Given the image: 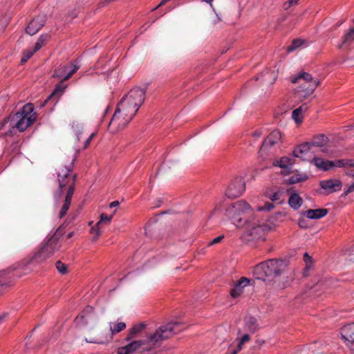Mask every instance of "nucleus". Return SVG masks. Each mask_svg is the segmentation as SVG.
I'll use <instances>...</instances> for the list:
<instances>
[{
  "label": "nucleus",
  "instance_id": "1",
  "mask_svg": "<svg viewBox=\"0 0 354 354\" xmlns=\"http://www.w3.org/2000/svg\"><path fill=\"white\" fill-rule=\"evenodd\" d=\"M183 328L180 322H170L157 328L153 333L139 339L127 341L129 343L118 348V354H133L142 349L144 351H150L159 346L160 344L180 333Z\"/></svg>",
  "mask_w": 354,
  "mask_h": 354
},
{
  "label": "nucleus",
  "instance_id": "2",
  "mask_svg": "<svg viewBox=\"0 0 354 354\" xmlns=\"http://www.w3.org/2000/svg\"><path fill=\"white\" fill-rule=\"evenodd\" d=\"M226 216L238 227H245L254 217V209L244 200L232 203L225 211Z\"/></svg>",
  "mask_w": 354,
  "mask_h": 354
},
{
  "label": "nucleus",
  "instance_id": "3",
  "mask_svg": "<svg viewBox=\"0 0 354 354\" xmlns=\"http://www.w3.org/2000/svg\"><path fill=\"white\" fill-rule=\"evenodd\" d=\"M36 118L37 115L34 112L33 105L26 104L20 111L16 113L14 115L6 118L1 127H4L6 123H9V127L11 129L15 128L19 131H24L36 120Z\"/></svg>",
  "mask_w": 354,
  "mask_h": 354
},
{
  "label": "nucleus",
  "instance_id": "4",
  "mask_svg": "<svg viewBox=\"0 0 354 354\" xmlns=\"http://www.w3.org/2000/svg\"><path fill=\"white\" fill-rule=\"evenodd\" d=\"M287 268L282 260L269 259L255 266L254 275L257 279L265 281L266 277L280 275Z\"/></svg>",
  "mask_w": 354,
  "mask_h": 354
},
{
  "label": "nucleus",
  "instance_id": "5",
  "mask_svg": "<svg viewBox=\"0 0 354 354\" xmlns=\"http://www.w3.org/2000/svg\"><path fill=\"white\" fill-rule=\"evenodd\" d=\"M75 157L73 156L69 164L64 166L62 165L57 170L59 189L60 192L66 191V194H73L76 180V175L73 174L72 169Z\"/></svg>",
  "mask_w": 354,
  "mask_h": 354
},
{
  "label": "nucleus",
  "instance_id": "6",
  "mask_svg": "<svg viewBox=\"0 0 354 354\" xmlns=\"http://www.w3.org/2000/svg\"><path fill=\"white\" fill-rule=\"evenodd\" d=\"M291 82L299 85L297 92L300 97L306 98L312 94L319 84V81L307 73H300L297 77H292Z\"/></svg>",
  "mask_w": 354,
  "mask_h": 354
},
{
  "label": "nucleus",
  "instance_id": "7",
  "mask_svg": "<svg viewBox=\"0 0 354 354\" xmlns=\"http://www.w3.org/2000/svg\"><path fill=\"white\" fill-rule=\"evenodd\" d=\"M62 234L57 230L47 242L38 250L34 256L35 260L43 261L50 257L61 248Z\"/></svg>",
  "mask_w": 354,
  "mask_h": 354
},
{
  "label": "nucleus",
  "instance_id": "8",
  "mask_svg": "<svg viewBox=\"0 0 354 354\" xmlns=\"http://www.w3.org/2000/svg\"><path fill=\"white\" fill-rule=\"evenodd\" d=\"M245 226L247 227V230L243 233L242 239L245 242L263 239L270 229L267 225L256 223L254 218L250 220L249 223L245 224Z\"/></svg>",
  "mask_w": 354,
  "mask_h": 354
},
{
  "label": "nucleus",
  "instance_id": "9",
  "mask_svg": "<svg viewBox=\"0 0 354 354\" xmlns=\"http://www.w3.org/2000/svg\"><path fill=\"white\" fill-rule=\"evenodd\" d=\"M133 116L120 110L117 106L111 121L109 123L108 129L112 133H115L124 129L133 119Z\"/></svg>",
  "mask_w": 354,
  "mask_h": 354
},
{
  "label": "nucleus",
  "instance_id": "10",
  "mask_svg": "<svg viewBox=\"0 0 354 354\" xmlns=\"http://www.w3.org/2000/svg\"><path fill=\"white\" fill-rule=\"evenodd\" d=\"M126 328L124 322H118L110 324V333H104L100 332L97 336L94 337L86 338L85 341L91 344H104L111 342L113 339V335L122 331Z\"/></svg>",
  "mask_w": 354,
  "mask_h": 354
},
{
  "label": "nucleus",
  "instance_id": "11",
  "mask_svg": "<svg viewBox=\"0 0 354 354\" xmlns=\"http://www.w3.org/2000/svg\"><path fill=\"white\" fill-rule=\"evenodd\" d=\"M245 190L244 179L238 176L234 178L225 191V195L230 198H235L241 196Z\"/></svg>",
  "mask_w": 354,
  "mask_h": 354
},
{
  "label": "nucleus",
  "instance_id": "12",
  "mask_svg": "<svg viewBox=\"0 0 354 354\" xmlns=\"http://www.w3.org/2000/svg\"><path fill=\"white\" fill-rule=\"evenodd\" d=\"M316 151L317 150H314L310 142H305L297 147L293 151V154L296 158L310 161L313 159Z\"/></svg>",
  "mask_w": 354,
  "mask_h": 354
},
{
  "label": "nucleus",
  "instance_id": "13",
  "mask_svg": "<svg viewBox=\"0 0 354 354\" xmlns=\"http://www.w3.org/2000/svg\"><path fill=\"white\" fill-rule=\"evenodd\" d=\"M78 69L79 66L73 64L60 66L57 70L55 71L53 76L62 78V82L66 81Z\"/></svg>",
  "mask_w": 354,
  "mask_h": 354
},
{
  "label": "nucleus",
  "instance_id": "14",
  "mask_svg": "<svg viewBox=\"0 0 354 354\" xmlns=\"http://www.w3.org/2000/svg\"><path fill=\"white\" fill-rule=\"evenodd\" d=\"M131 103L136 106H141L145 99V91L140 88H134L131 89L125 96Z\"/></svg>",
  "mask_w": 354,
  "mask_h": 354
},
{
  "label": "nucleus",
  "instance_id": "15",
  "mask_svg": "<svg viewBox=\"0 0 354 354\" xmlns=\"http://www.w3.org/2000/svg\"><path fill=\"white\" fill-rule=\"evenodd\" d=\"M341 335L346 345L354 352V323L344 326L342 328Z\"/></svg>",
  "mask_w": 354,
  "mask_h": 354
},
{
  "label": "nucleus",
  "instance_id": "16",
  "mask_svg": "<svg viewBox=\"0 0 354 354\" xmlns=\"http://www.w3.org/2000/svg\"><path fill=\"white\" fill-rule=\"evenodd\" d=\"M281 138V133L278 130H274L264 140L261 145V149H268L275 145H279L282 142Z\"/></svg>",
  "mask_w": 354,
  "mask_h": 354
},
{
  "label": "nucleus",
  "instance_id": "17",
  "mask_svg": "<svg viewBox=\"0 0 354 354\" xmlns=\"http://www.w3.org/2000/svg\"><path fill=\"white\" fill-rule=\"evenodd\" d=\"M95 320V316L93 313V308L87 306L80 315L75 318V322L77 325L84 326Z\"/></svg>",
  "mask_w": 354,
  "mask_h": 354
},
{
  "label": "nucleus",
  "instance_id": "18",
  "mask_svg": "<svg viewBox=\"0 0 354 354\" xmlns=\"http://www.w3.org/2000/svg\"><path fill=\"white\" fill-rule=\"evenodd\" d=\"M315 165L319 169L328 171L333 167H342L344 165V160H337L335 162L324 160L322 158H317L315 156L313 158Z\"/></svg>",
  "mask_w": 354,
  "mask_h": 354
},
{
  "label": "nucleus",
  "instance_id": "19",
  "mask_svg": "<svg viewBox=\"0 0 354 354\" xmlns=\"http://www.w3.org/2000/svg\"><path fill=\"white\" fill-rule=\"evenodd\" d=\"M321 187L324 189L327 194L338 192L341 189L342 183L339 179L332 178L322 180L319 183Z\"/></svg>",
  "mask_w": 354,
  "mask_h": 354
},
{
  "label": "nucleus",
  "instance_id": "20",
  "mask_svg": "<svg viewBox=\"0 0 354 354\" xmlns=\"http://www.w3.org/2000/svg\"><path fill=\"white\" fill-rule=\"evenodd\" d=\"M147 328V324L145 322L137 323L132 326L129 330L128 334L125 338V341L138 339L140 337Z\"/></svg>",
  "mask_w": 354,
  "mask_h": 354
},
{
  "label": "nucleus",
  "instance_id": "21",
  "mask_svg": "<svg viewBox=\"0 0 354 354\" xmlns=\"http://www.w3.org/2000/svg\"><path fill=\"white\" fill-rule=\"evenodd\" d=\"M250 285V279L241 277L231 289L230 294L233 299L238 298L243 292L244 288Z\"/></svg>",
  "mask_w": 354,
  "mask_h": 354
},
{
  "label": "nucleus",
  "instance_id": "22",
  "mask_svg": "<svg viewBox=\"0 0 354 354\" xmlns=\"http://www.w3.org/2000/svg\"><path fill=\"white\" fill-rule=\"evenodd\" d=\"M45 17L43 16H38L33 19L28 24L26 29L27 34L30 35H35L45 24Z\"/></svg>",
  "mask_w": 354,
  "mask_h": 354
},
{
  "label": "nucleus",
  "instance_id": "23",
  "mask_svg": "<svg viewBox=\"0 0 354 354\" xmlns=\"http://www.w3.org/2000/svg\"><path fill=\"white\" fill-rule=\"evenodd\" d=\"M120 108V110L124 111L127 113L135 116L138 111L139 110V106H136L133 103H131L127 98L123 97V98L118 103V106Z\"/></svg>",
  "mask_w": 354,
  "mask_h": 354
},
{
  "label": "nucleus",
  "instance_id": "24",
  "mask_svg": "<svg viewBox=\"0 0 354 354\" xmlns=\"http://www.w3.org/2000/svg\"><path fill=\"white\" fill-rule=\"evenodd\" d=\"M120 108V110L124 111L127 113L135 116L138 111L139 110V106H136L133 103H131L127 98L123 97V98L118 103V106Z\"/></svg>",
  "mask_w": 354,
  "mask_h": 354
},
{
  "label": "nucleus",
  "instance_id": "25",
  "mask_svg": "<svg viewBox=\"0 0 354 354\" xmlns=\"http://www.w3.org/2000/svg\"><path fill=\"white\" fill-rule=\"evenodd\" d=\"M294 160L291 158L286 156L281 157L279 160H276L273 162V165L279 167L283 170L285 174L290 172L291 167L294 165Z\"/></svg>",
  "mask_w": 354,
  "mask_h": 354
},
{
  "label": "nucleus",
  "instance_id": "26",
  "mask_svg": "<svg viewBox=\"0 0 354 354\" xmlns=\"http://www.w3.org/2000/svg\"><path fill=\"white\" fill-rule=\"evenodd\" d=\"M328 214V209L319 208L316 209H308L304 213V215L310 219H319Z\"/></svg>",
  "mask_w": 354,
  "mask_h": 354
},
{
  "label": "nucleus",
  "instance_id": "27",
  "mask_svg": "<svg viewBox=\"0 0 354 354\" xmlns=\"http://www.w3.org/2000/svg\"><path fill=\"white\" fill-rule=\"evenodd\" d=\"M307 109L308 106L304 104L292 111V117L296 123H301L303 120V112L306 111Z\"/></svg>",
  "mask_w": 354,
  "mask_h": 354
},
{
  "label": "nucleus",
  "instance_id": "28",
  "mask_svg": "<svg viewBox=\"0 0 354 354\" xmlns=\"http://www.w3.org/2000/svg\"><path fill=\"white\" fill-rule=\"evenodd\" d=\"M288 203L292 208L297 209L301 206L303 199L298 194L294 193L290 196Z\"/></svg>",
  "mask_w": 354,
  "mask_h": 354
},
{
  "label": "nucleus",
  "instance_id": "29",
  "mask_svg": "<svg viewBox=\"0 0 354 354\" xmlns=\"http://www.w3.org/2000/svg\"><path fill=\"white\" fill-rule=\"evenodd\" d=\"M73 195V194H66L64 204L62 205L60 212L59 213V217L60 218L64 217L66 215L67 211L68 210L69 207L71 205V198H72Z\"/></svg>",
  "mask_w": 354,
  "mask_h": 354
},
{
  "label": "nucleus",
  "instance_id": "30",
  "mask_svg": "<svg viewBox=\"0 0 354 354\" xmlns=\"http://www.w3.org/2000/svg\"><path fill=\"white\" fill-rule=\"evenodd\" d=\"M245 324L247 329L252 333L257 329V319L252 316H248L245 317Z\"/></svg>",
  "mask_w": 354,
  "mask_h": 354
},
{
  "label": "nucleus",
  "instance_id": "31",
  "mask_svg": "<svg viewBox=\"0 0 354 354\" xmlns=\"http://www.w3.org/2000/svg\"><path fill=\"white\" fill-rule=\"evenodd\" d=\"M327 142V138L324 135H319L317 138H315L310 144L314 149V150H317L318 147H320L324 145Z\"/></svg>",
  "mask_w": 354,
  "mask_h": 354
},
{
  "label": "nucleus",
  "instance_id": "32",
  "mask_svg": "<svg viewBox=\"0 0 354 354\" xmlns=\"http://www.w3.org/2000/svg\"><path fill=\"white\" fill-rule=\"evenodd\" d=\"M50 36L48 34H44L40 35L38 40L37 41L34 50L37 52L45 44L46 42L49 39Z\"/></svg>",
  "mask_w": 354,
  "mask_h": 354
},
{
  "label": "nucleus",
  "instance_id": "33",
  "mask_svg": "<svg viewBox=\"0 0 354 354\" xmlns=\"http://www.w3.org/2000/svg\"><path fill=\"white\" fill-rule=\"evenodd\" d=\"M308 178L306 174H296L289 178L288 183L289 184H295L299 182L305 181Z\"/></svg>",
  "mask_w": 354,
  "mask_h": 354
},
{
  "label": "nucleus",
  "instance_id": "34",
  "mask_svg": "<svg viewBox=\"0 0 354 354\" xmlns=\"http://www.w3.org/2000/svg\"><path fill=\"white\" fill-rule=\"evenodd\" d=\"M304 44V41L300 39H294L292 44L287 47L288 52H292L296 50Z\"/></svg>",
  "mask_w": 354,
  "mask_h": 354
},
{
  "label": "nucleus",
  "instance_id": "35",
  "mask_svg": "<svg viewBox=\"0 0 354 354\" xmlns=\"http://www.w3.org/2000/svg\"><path fill=\"white\" fill-rule=\"evenodd\" d=\"M100 226L97 225V223L95 226H93L91 229V234L93 235V237L92 238L93 241H97V239L99 238V236L101 234L100 230Z\"/></svg>",
  "mask_w": 354,
  "mask_h": 354
},
{
  "label": "nucleus",
  "instance_id": "36",
  "mask_svg": "<svg viewBox=\"0 0 354 354\" xmlns=\"http://www.w3.org/2000/svg\"><path fill=\"white\" fill-rule=\"evenodd\" d=\"M304 261L306 264L305 269L307 270H310L313 267V263L311 257L309 256V254L307 252L304 253Z\"/></svg>",
  "mask_w": 354,
  "mask_h": 354
},
{
  "label": "nucleus",
  "instance_id": "37",
  "mask_svg": "<svg viewBox=\"0 0 354 354\" xmlns=\"http://www.w3.org/2000/svg\"><path fill=\"white\" fill-rule=\"evenodd\" d=\"M354 40V28H351L345 35L344 43H350Z\"/></svg>",
  "mask_w": 354,
  "mask_h": 354
},
{
  "label": "nucleus",
  "instance_id": "38",
  "mask_svg": "<svg viewBox=\"0 0 354 354\" xmlns=\"http://www.w3.org/2000/svg\"><path fill=\"white\" fill-rule=\"evenodd\" d=\"M35 53V51L34 50H28L26 52H24L21 59V63H26L34 55Z\"/></svg>",
  "mask_w": 354,
  "mask_h": 354
},
{
  "label": "nucleus",
  "instance_id": "39",
  "mask_svg": "<svg viewBox=\"0 0 354 354\" xmlns=\"http://www.w3.org/2000/svg\"><path fill=\"white\" fill-rule=\"evenodd\" d=\"M113 218V215L107 216L104 214H102L100 216V219L97 222V225H101L104 223H109Z\"/></svg>",
  "mask_w": 354,
  "mask_h": 354
},
{
  "label": "nucleus",
  "instance_id": "40",
  "mask_svg": "<svg viewBox=\"0 0 354 354\" xmlns=\"http://www.w3.org/2000/svg\"><path fill=\"white\" fill-rule=\"evenodd\" d=\"M56 268L62 274H66L67 272V266H66V265L60 261H58L56 262Z\"/></svg>",
  "mask_w": 354,
  "mask_h": 354
},
{
  "label": "nucleus",
  "instance_id": "41",
  "mask_svg": "<svg viewBox=\"0 0 354 354\" xmlns=\"http://www.w3.org/2000/svg\"><path fill=\"white\" fill-rule=\"evenodd\" d=\"M274 208L273 204L266 202L263 206H258L257 210L258 211H270Z\"/></svg>",
  "mask_w": 354,
  "mask_h": 354
},
{
  "label": "nucleus",
  "instance_id": "42",
  "mask_svg": "<svg viewBox=\"0 0 354 354\" xmlns=\"http://www.w3.org/2000/svg\"><path fill=\"white\" fill-rule=\"evenodd\" d=\"M79 214V209H76L75 211L71 212L66 219V222H68V223H72L77 217Z\"/></svg>",
  "mask_w": 354,
  "mask_h": 354
},
{
  "label": "nucleus",
  "instance_id": "43",
  "mask_svg": "<svg viewBox=\"0 0 354 354\" xmlns=\"http://www.w3.org/2000/svg\"><path fill=\"white\" fill-rule=\"evenodd\" d=\"M281 193L280 192H277L269 196L268 198L273 202L278 201L280 203L281 202Z\"/></svg>",
  "mask_w": 354,
  "mask_h": 354
},
{
  "label": "nucleus",
  "instance_id": "44",
  "mask_svg": "<svg viewBox=\"0 0 354 354\" xmlns=\"http://www.w3.org/2000/svg\"><path fill=\"white\" fill-rule=\"evenodd\" d=\"M64 90V87H62L60 85H57L56 86L55 89L54 90V91L53 92V93L48 97L47 100H49L55 95L62 94L63 93Z\"/></svg>",
  "mask_w": 354,
  "mask_h": 354
},
{
  "label": "nucleus",
  "instance_id": "45",
  "mask_svg": "<svg viewBox=\"0 0 354 354\" xmlns=\"http://www.w3.org/2000/svg\"><path fill=\"white\" fill-rule=\"evenodd\" d=\"M250 339V337L249 335L245 334V335H243L242 337L241 338V340L238 345V347L239 348V349H242L243 344H244L245 342H248Z\"/></svg>",
  "mask_w": 354,
  "mask_h": 354
},
{
  "label": "nucleus",
  "instance_id": "46",
  "mask_svg": "<svg viewBox=\"0 0 354 354\" xmlns=\"http://www.w3.org/2000/svg\"><path fill=\"white\" fill-rule=\"evenodd\" d=\"M348 174L352 177H354V166L353 167V169L348 173ZM354 191V183H352L348 187V189L346 191V194L351 193Z\"/></svg>",
  "mask_w": 354,
  "mask_h": 354
},
{
  "label": "nucleus",
  "instance_id": "47",
  "mask_svg": "<svg viewBox=\"0 0 354 354\" xmlns=\"http://www.w3.org/2000/svg\"><path fill=\"white\" fill-rule=\"evenodd\" d=\"M223 238H224L223 235L218 236L214 238V239H212L211 241H209L207 245L209 246H210V245H213L214 244L218 243L223 239Z\"/></svg>",
  "mask_w": 354,
  "mask_h": 354
},
{
  "label": "nucleus",
  "instance_id": "48",
  "mask_svg": "<svg viewBox=\"0 0 354 354\" xmlns=\"http://www.w3.org/2000/svg\"><path fill=\"white\" fill-rule=\"evenodd\" d=\"M95 134L94 133H93L86 140V141L84 142V147H83L84 149H86L88 147V145H90L91 141L93 140V138L95 137Z\"/></svg>",
  "mask_w": 354,
  "mask_h": 354
},
{
  "label": "nucleus",
  "instance_id": "49",
  "mask_svg": "<svg viewBox=\"0 0 354 354\" xmlns=\"http://www.w3.org/2000/svg\"><path fill=\"white\" fill-rule=\"evenodd\" d=\"M298 1L299 0H289L288 2L287 3L288 6H286V8L290 7L291 6L297 4ZM285 6H286V3H285Z\"/></svg>",
  "mask_w": 354,
  "mask_h": 354
},
{
  "label": "nucleus",
  "instance_id": "50",
  "mask_svg": "<svg viewBox=\"0 0 354 354\" xmlns=\"http://www.w3.org/2000/svg\"><path fill=\"white\" fill-rule=\"evenodd\" d=\"M119 204H120V203H119V202H118V201H113V202H111V203H110L109 207H110L111 208H112V207H115L118 206V205H119Z\"/></svg>",
  "mask_w": 354,
  "mask_h": 354
},
{
  "label": "nucleus",
  "instance_id": "51",
  "mask_svg": "<svg viewBox=\"0 0 354 354\" xmlns=\"http://www.w3.org/2000/svg\"><path fill=\"white\" fill-rule=\"evenodd\" d=\"M74 234H75V232H69V233L67 234L66 238H67V239H71V238H72V237L74 236Z\"/></svg>",
  "mask_w": 354,
  "mask_h": 354
},
{
  "label": "nucleus",
  "instance_id": "52",
  "mask_svg": "<svg viewBox=\"0 0 354 354\" xmlns=\"http://www.w3.org/2000/svg\"><path fill=\"white\" fill-rule=\"evenodd\" d=\"M241 349H239V348L237 346V348L234 350H233L231 353V354H237Z\"/></svg>",
  "mask_w": 354,
  "mask_h": 354
},
{
  "label": "nucleus",
  "instance_id": "53",
  "mask_svg": "<svg viewBox=\"0 0 354 354\" xmlns=\"http://www.w3.org/2000/svg\"><path fill=\"white\" fill-rule=\"evenodd\" d=\"M303 224H304L303 220L302 219L299 220V226L301 227H304L305 226Z\"/></svg>",
  "mask_w": 354,
  "mask_h": 354
},
{
  "label": "nucleus",
  "instance_id": "54",
  "mask_svg": "<svg viewBox=\"0 0 354 354\" xmlns=\"http://www.w3.org/2000/svg\"><path fill=\"white\" fill-rule=\"evenodd\" d=\"M4 317V315H0V323L3 320Z\"/></svg>",
  "mask_w": 354,
  "mask_h": 354
},
{
  "label": "nucleus",
  "instance_id": "55",
  "mask_svg": "<svg viewBox=\"0 0 354 354\" xmlns=\"http://www.w3.org/2000/svg\"><path fill=\"white\" fill-rule=\"evenodd\" d=\"M275 80H276V75L274 74V75H273V80L274 81Z\"/></svg>",
  "mask_w": 354,
  "mask_h": 354
},
{
  "label": "nucleus",
  "instance_id": "56",
  "mask_svg": "<svg viewBox=\"0 0 354 354\" xmlns=\"http://www.w3.org/2000/svg\"><path fill=\"white\" fill-rule=\"evenodd\" d=\"M266 75H268V72L263 73L264 76H266Z\"/></svg>",
  "mask_w": 354,
  "mask_h": 354
}]
</instances>
